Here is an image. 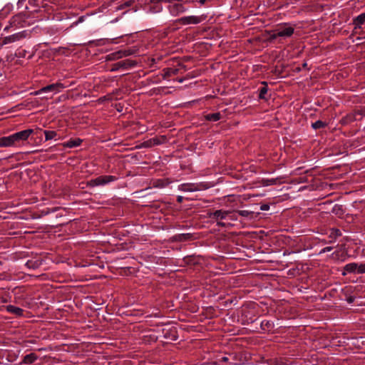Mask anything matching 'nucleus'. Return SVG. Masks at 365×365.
I'll use <instances>...</instances> for the list:
<instances>
[{"label":"nucleus","instance_id":"obj_1","mask_svg":"<svg viewBox=\"0 0 365 365\" xmlns=\"http://www.w3.org/2000/svg\"><path fill=\"white\" fill-rule=\"evenodd\" d=\"M26 37L25 31L19 32L4 38L1 41V45H6L19 41Z\"/></svg>","mask_w":365,"mask_h":365},{"label":"nucleus","instance_id":"obj_2","mask_svg":"<svg viewBox=\"0 0 365 365\" xmlns=\"http://www.w3.org/2000/svg\"><path fill=\"white\" fill-rule=\"evenodd\" d=\"M135 65H136V62L135 61L126 59L124 61L117 62L115 64H113V67L111 68V71H115L120 68H128L134 66Z\"/></svg>","mask_w":365,"mask_h":365},{"label":"nucleus","instance_id":"obj_3","mask_svg":"<svg viewBox=\"0 0 365 365\" xmlns=\"http://www.w3.org/2000/svg\"><path fill=\"white\" fill-rule=\"evenodd\" d=\"M65 86L63 84L61 83H56L53 84L48 85L40 89L39 91H35L34 93V95H38L41 92H47V91H55L59 92L61 89L64 88Z\"/></svg>","mask_w":365,"mask_h":365},{"label":"nucleus","instance_id":"obj_4","mask_svg":"<svg viewBox=\"0 0 365 365\" xmlns=\"http://www.w3.org/2000/svg\"><path fill=\"white\" fill-rule=\"evenodd\" d=\"M33 132L32 129H28L12 135L14 143L17 141L26 140Z\"/></svg>","mask_w":365,"mask_h":365},{"label":"nucleus","instance_id":"obj_5","mask_svg":"<svg viewBox=\"0 0 365 365\" xmlns=\"http://www.w3.org/2000/svg\"><path fill=\"white\" fill-rule=\"evenodd\" d=\"M202 21V19L199 16H190L181 18L179 21L182 24H197Z\"/></svg>","mask_w":365,"mask_h":365},{"label":"nucleus","instance_id":"obj_6","mask_svg":"<svg viewBox=\"0 0 365 365\" xmlns=\"http://www.w3.org/2000/svg\"><path fill=\"white\" fill-rule=\"evenodd\" d=\"M276 30L277 35H278L279 37H289L294 33V28L291 26L279 28Z\"/></svg>","mask_w":365,"mask_h":365},{"label":"nucleus","instance_id":"obj_7","mask_svg":"<svg viewBox=\"0 0 365 365\" xmlns=\"http://www.w3.org/2000/svg\"><path fill=\"white\" fill-rule=\"evenodd\" d=\"M132 52L130 50L120 51L115 53H113L108 56V60H117L123 56H128L130 55Z\"/></svg>","mask_w":365,"mask_h":365},{"label":"nucleus","instance_id":"obj_8","mask_svg":"<svg viewBox=\"0 0 365 365\" xmlns=\"http://www.w3.org/2000/svg\"><path fill=\"white\" fill-rule=\"evenodd\" d=\"M113 176H101V177L96 178L95 180H91L90 182V184L93 186L103 185V184H106V183L113 180Z\"/></svg>","mask_w":365,"mask_h":365},{"label":"nucleus","instance_id":"obj_9","mask_svg":"<svg viewBox=\"0 0 365 365\" xmlns=\"http://www.w3.org/2000/svg\"><path fill=\"white\" fill-rule=\"evenodd\" d=\"M14 144L12 135L8 137L0 138V147L11 146Z\"/></svg>","mask_w":365,"mask_h":365},{"label":"nucleus","instance_id":"obj_10","mask_svg":"<svg viewBox=\"0 0 365 365\" xmlns=\"http://www.w3.org/2000/svg\"><path fill=\"white\" fill-rule=\"evenodd\" d=\"M230 213L228 211L216 210L213 213L210 214V217H214L216 220H222Z\"/></svg>","mask_w":365,"mask_h":365},{"label":"nucleus","instance_id":"obj_11","mask_svg":"<svg viewBox=\"0 0 365 365\" xmlns=\"http://www.w3.org/2000/svg\"><path fill=\"white\" fill-rule=\"evenodd\" d=\"M365 23V13L360 14L354 19V29H360L361 25Z\"/></svg>","mask_w":365,"mask_h":365},{"label":"nucleus","instance_id":"obj_12","mask_svg":"<svg viewBox=\"0 0 365 365\" xmlns=\"http://www.w3.org/2000/svg\"><path fill=\"white\" fill-rule=\"evenodd\" d=\"M6 309L9 312L13 313V314H14L16 316H21L22 314H23V309H21L19 307H16L12 306V305L7 306L6 307Z\"/></svg>","mask_w":365,"mask_h":365},{"label":"nucleus","instance_id":"obj_13","mask_svg":"<svg viewBox=\"0 0 365 365\" xmlns=\"http://www.w3.org/2000/svg\"><path fill=\"white\" fill-rule=\"evenodd\" d=\"M36 359H37V356L35 354L31 353V354L26 355L24 357L23 362L24 364H31L34 363L36 360Z\"/></svg>","mask_w":365,"mask_h":365},{"label":"nucleus","instance_id":"obj_14","mask_svg":"<svg viewBox=\"0 0 365 365\" xmlns=\"http://www.w3.org/2000/svg\"><path fill=\"white\" fill-rule=\"evenodd\" d=\"M81 142H82V140H81L80 138L70 140L66 143L64 144V146H66L68 148H73V147L80 145Z\"/></svg>","mask_w":365,"mask_h":365},{"label":"nucleus","instance_id":"obj_15","mask_svg":"<svg viewBox=\"0 0 365 365\" xmlns=\"http://www.w3.org/2000/svg\"><path fill=\"white\" fill-rule=\"evenodd\" d=\"M166 140L167 138L165 135L157 136L153 138V143L155 145L165 143Z\"/></svg>","mask_w":365,"mask_h":365},{"label":"nucleus","instance_id":"obj_16","mask_svg":"<svg viewBox=\"0 0 365 365\" xmlns=\"http://www.w3.org/2000/svg\"><path fill=\"white\" fill-rule=\"evenodd\" d=\"M221 118V115L220 113H212V114H208L205 116V118L207 120H211V121H217L218 120H220Z\"/></svg>","mask_w":365,"mask_h":365},{"label":"nucleus","instance_id":"obj_17","mask_svg":"<svg viewBox=\"0 0 365 365\" xmlns=\"http://www.w3.org/2000/svg\"><path fill=\"white\" fill-rule=\"evenodd\" d=\"M358 264L356 263L348 264L344 267V270L348 272H354L357 270Z\"/></svg>","mask_w":365,"mask_h":365},{"label":"nucleus","instance_id":"obj_18","mask_svg":"<svg viewBox=\"0 0 365 365\" xmlns=\"http://www.w3.org/2000/svg\"><path fill=\"white\" fill-rule=\"evenodd\" d=\"M44 133L46 140H51L56 135V133L53 130H45Z\"/></svg>","mask_w":365,"mask_h":365},{"label":"nucleus","instance_id":"obj_19","mask_svg":"<svg viewBox=\"0 0 365 365\" xmlns=\"http://www.w3.org/2000/svg\"><path fill=\"white\" fill-rule=\"evenodd\" d=\"M154 145H155L153 143V138H152V139H150V140H148L143 142L138 147L139 148H151V147H153Z\"/></svg>","mask_w":365,"mask_h":365},{"label":"nucleus","instance_id":"obj_20","mask_svg":"<svg viewBox=\"0 0 365 365\" xmlns=\"http://www.w3.org/2000/svg\"><path fill=\"white\" fill-rule=\"evenodd\" d=\"M326 123L322 120H317L315 123H312V128L314 129H318L321 128H324L326 126Z\"/></svg>","mask_w":365,"mask_h":365},{"label":"nucleus","instance_id":"obj_21","mask_svg":"<svg viewBox=\"0 0 365 365\" xmlns=\"http://www.w3.org/2000/svg\"><path fill=\"white\" fill-rule=\"evenodd\" d=\"M237 213H239L240 215L242 216V217H250V215H252L254 212L253 211H250V210H238L237 211Z\"/></svg>","mask_w":365,"mask_h":365},{"label":"nucleus","instance_id":"obj_22","mask_svg":"<svg viewBox=\"0 0 365 365\" xmlns=\"http://www.w3.org/2000/svg\"><path fill=\"white\" fill-rule=\"evenodd\" d=\"M181 190L183 191H194V190H195V188L192 187V185H182L181 186Z\"/></svg>","mask_w":365,"mask_h":365},{"label":"nucleus","instance_id":"obj_23","mask_svg":"<svg viewBox=\"0 0 365 365\" xmlns=\"http://www.w3.org/2000/svg\"><path fill=\"white\" fill-rule=\"evenodd\" d=\"M267 88L266 87H262L260 89L259 97L260 98H264V95L267 93Z\"/></svg>","mask_w":365,"mask_h":365},{"label":"nucleus","instance_id":"obj_24","mask_svg":"<svg viewBox=\"0 0 365 365\" xmlns=\"http://www.w3.org/2000/svg\"><path fill=\"white\" fill-rule=\"evenodd\" d=\"M357 272L359 273H365V264L358 265Z\"/></svg>","mask_w":365,"mask_h":365},{"label":"nucleus","instance_id":"obj_25","mask_svg":"<svg viewBox=\"0 0 365 365\" xmlns=\"http://www.w3.org/2000/svg\"><path fill=\"white\" fill-rule=\"evenodd\" d=\"M277 37H279V36H278V35H277V30H275V31H274V33H273L272 35H270V36H269V40H270V41H272V40H274V39L277 38Z\"/></svg>","mask_w":365,"mask_h":365},{"label":"nucleus","instance_id":"obj_26","mask_svg":"<svg viewBox=\"0 0 365 365\" xmlns=\"http://www.w3.org/2000/svg\"><path fill=\"white\" fill-rule=\"evenodd\" d=\"M174 6L176 8L178 11H183V7L181 4H175Z\"/></svg>","mask_w":365,"mask_h":365},{"label":"nucleus","instance_id":"obj_27","mask_svg":"<svg viewBox=\"0 0 365 365\" xmlns=\"http://www.w3.org/2000/svg\"><path fill=\"white\" fill-rule=\"evenodd\" d=\"M268 205H262L260 207L261 210H267L269 209Z\"/></svg>","mask_w":365,"mask_h":365},{"label":"nucleus","instance_id":"obj_28","mask_svg":"<svg viewBox=\"0 0 365 365\" xmlns=\"http://www.w3.org/2000/svg\"><path fill=\"white\" fill-rule=\"evenodd\" d=\"M332 250V247H327L325 248H324L322 252H329Z\"/></svg>","mask_w":365,"mask_h":365},{"label":"nucleus","instance_id":"obj_29","mask_svg":"<svg viewBox=\"0 0 365 365\" xmlns=\"http://www.w3.org/2000/svg\"><path fill=\"white\" fill-rule=\"evenodd\" d=\"M354 300V298L353 297H349L348 299H347V302L349 303H352Z\"/></svg>","mask_w":365,"mask_h":365},{"label":"nucleus","instance_id":"obj_30","mask_svg":"<svg viewBox=\"0 0 365 365\" xmlns=\"http://www.w3.org/2000/svg\"><path fill=\"white\" fill-rule=\"evenodd\" d=\"M217 223L220 226H225V225L224 222H220L219 220H217Z\"/></svg>","mask_w":365,"mask_h":365},{"label":"nucleus","instance_id":"obj_31","mask_svg":"<svg viewBox=\"0 0 365 365\" xmlns=\"http://www.w3.org/2000/svg\"><path fill=\"white\" fill-rule=\"evenodd\" d=\"M183 197L182 196L178 197V202H181L182 201Z\"/></svg>","mask_w":365,"mask_h":365},{"label":"nucleus","instance_id":"obj_32","mask_svg":"<svg viewBox=\"0 0 365 365\" xmlns=\"http://www.w3.org/2000/svg\"><path fill=\"white\" fill-rule=\"evenodd\" d=\"M228 361V358L226 356H224L222 358V361L226 362Z\"/></svg>","mask_w":365,"mask_h":365},{"label":"nucleus","instance_id":"obj_33","mask_svg":"<svg viewBox=\"0 0 365 365\" xmlns=\"http://www.w3.org/2000/svg\"><path fill=\"white\" fill-rule=\"evenodd\" d=\"M172 73H173V74H176V73H178V69H173V70H172Z\"/></svg>","mask_w":365,"mask_h":365},{"label":"nucleus","instance_id":"obj_34","mask_svg":"<svg viewBox=\"0 0 365 365\" xmlns=\"http://www.w3.org/2000/svg\"><path fill=\"white\" fill-rule=\"evenodd\" d=\"M125 4L126 6H129L130 5V1H128Z\"/></svg>","mask_w":365,"mask_h":365},{"label":"nucleus","instance_id":"obj_35","mask_svg":"<svg viewBox=\"0 0 365 365\" xmlns=\"http://www.w3.org/2000/svg\"><path fill=\"white\" fill-rule=\"evenodd\" d=\"M336 235H340V232L339 230H336Z\"/></svg>","mask_w":365,"mask_h":365},{"label":"nucleus","instance_id":"obj_36","mask_svg":"<svg viewBox=\"0 0 365 365\" xmlns=\"http://www.w3.org/2000/svg\"><path fill=\"white\" fill-rule=\"evenodd\" d=\"M205 1H206V0H200V4H204Z\"/></svg>","mask_w":365,"mask_h":365},{"label":"nucleus","instance_id":"obj_37","mask_svg":"<svg viewBox=\"0 0 365 365\" xmlns=\"http://www.w3.org/2000/svg\"><path fill=\"white\" fill-rule=\"evenodd\" d=\"M342 274H343V275H345V274H346V272H344L342 273Z\"/></svg>","mask_w":365,"mask_h":365}]
</instances>
